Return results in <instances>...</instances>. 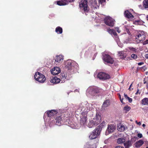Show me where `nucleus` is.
<instances>
[{"label": "nucleus", "instance_id": "f257e3e1", "mask_svg": "<svg viewBox=\"0 0 148 148\" xmlns=\"http://www.w3.org/2000/svg\"><path fill=\"white\" fill-rule=\"evenodd\" d=\"M91 106V105L87 102L81 103L79 105L77 111L81 112L82 115H86L90 110Z\"/></svg>", "mask_w": 148, "mask_h": 148}, {"label": "nucleus", "instance_id": "f03ea898", "mask_svg": "<svg viewBox=\"0 0 148 148\" xmlns=\"http://www.w3.org/2000/svg\"><path fill=\"white\" fill-rule=\"evenodd\" d=\"M101 115L98 113H97L95 116L89 120L88 124V126L89 128H92L96 126L99 124L101 121Z\"/></svg>", "mask_w": 148, "mask_h": 148}, {"label": "nucleus", "instance_id": "7ed1b4c3", "mask_svg": "<svg viewBox=\"0 0 148 148\" xmlns=\"http://www.w3.org/2000/svg\"><path fill=\"white\" fill-rule=\"evenodd\" d=\"M145 35L144 32L143 31H140L138 32L136 37L135 41L138 43L145 40Z\"/></svg>", "mask_w": 148, "mask_h": 148}, {"label": "nucleus", "instance_id": "20e7f679", "mask_svg": "<svg viewBox=\"0 0 148 148\" xmlns=\"http://www.w3.org/2000/svg\"><path fill=\"white\" fill-rule=\"evenodd\" d=\"M35 79L39 82L43 83L46 80L45 77L42 73L37 72L34 76Z\"/></svg>", "mask_w": 148, "mask_h": 148}, {"label": "nucleus", "instance_id": "39448f33", "mask_svg": "<svg viewBox=\"0 0 148 148\" xmlns=\"http://www.w3.org/2000/svg\"><path fill=\"white\" fill-rule=\"evenodd\" d=\"M87 3V0H82L79 3V5L80 9L86 12H87L89 10Z\"/></svg>", "mask_w": 148, "mask_h": 148}, {"label": "nucleus", "instance_id": "423d86ee", "mask_svg": "<svg viewBox=\"0 0 148 148\" xmlns=\"http://www.w3.org/2000/svg\"><path fill=\"white\" fill-rule=\"evenodd\" d=\"M100 133V129L99 128L96 129L90 133L89 138L90 140L95 139L97 138Z\"/></svg>", "mask_w": 148, "mask_h": 148}, {"label": "nucleus", "instance_id": "0eeeda50", "mask_svg": "<svg viewBox=\"0 0 148 148\" xmlns=\"http://www.w3.org/2000/svg\"><path fill=\"white\" fill-rule=\"evenodd\" d=\"M104 22L107 25L113 27L114 24V20L110 16H107L106 17L104 20Z\"/></svg>", "mask_w": 148, "mask_h": 148}, {"label": "nucleus", "instance_id": "6e6552de", "mask_svg": "<svg viewBox=\"0 0 148 148\" xmlns=\"http://www.w3.org/2000/svg\"><path fill=\"white\" fill-rule=\"evenodd\" d=\"M87 92L89 93L92 95L95 94L99 92V90L95 86H91L89 87L87 89Z\"/></svg>", "mask_w": 148, "mask_h": 148}, {"label": "nucleus", "instance_id": "1a4fd4ad", "mask_svg": "<svg viewBox=\"0 0 148 148\" xmlns=\"http://www.w3.org/2000/svg\"><path fill=\"white\" fill-rule=\"evenodd\" d=\"M103 60L104 62L112 64L114 62V60L108 54H103Z\"/></svg>", "mask_w": 148, "mask_h": 148}, {"label": "nucleus", "instance_id": "9d476101", "mask_svg": "<svg viewBox=\"0 0 148 148\" xmlns=\"http://www.w3.org/2000/svg\"><path fill=\"white\" fill-rule=\"evenodd\" d=\"M97 76L99 79H106L110 78L109 75L102 72L99 73Z\"/></svg>", "mask_w": 148, "mask_h": 148}, {"label": "nucleus", "instance_id": "9b49d317", "mask_svg": "<svg viewBox=\"0 0 148 148\" xmlns=\"http://www.w3.org/2000/svg\"><path fill=\"white\" fill-rule=\"evenodd\" d=\"M115 129V127L114 125H108L106 132V135H108L109 134L113 132L114 131Z\"/></svg>", "mask_w": 148, "mask_h": 148}, {"label": "nucleus", "instance_id": "f8f14e48", "mask_svg": "<svg viewBox=\"0 0 148 148\" xmlns=\"http://www.w3.org/2000/svg\"><path fill=\"white\" fill-rule=\"evenodd\" d=\"M76 64L75 62L71 60H68L66 62V66L68 68V69L70 70L72 67H74Z\"/></svg>", "mask_w": 148, "mask_h": 148}, {"label": "nucleus", "instance_id": "ddd939ff", "mask_svg": "<svg viewBox=\"0 0 148 148\" xmlns=\"http://www.w3.org/2000/svg\"><path fill=\"white\" fill-rule=\"evenodd\" d=\"M74 0H62L61 1H58L57 2V4L58 5L61 6L67 4L69 2H72Z\"/></svg>", "mask_w": 148, "mask_h": 148}, {"label": "nucleus", "instance_id": "4468645a", "mask_svg": "<svg viewBox=\"0 0 148 148\" xmlns=\"http://www.w3.org/2000/svg\"><path fill=\"white\" fill-rule=\"evenodd\" d=\"M63 60V58L62 56L59 55L57 56L55 58V64H57L62 62Z\"/></svg>", "mask_w": 148, "mask_h": 148}, {"label": "nucleus", "instance_id": "2eb2a0df", "mask_svg": "<svg viewBox=\"0 0 148 148\" xmlns=\"http://www.w3.org/2000/svg\"><path fill=\"white\" fill-rule=\"evenodd\" d=\"M60 69L59 67H55L51 70V73L53 75H56L58 74L60 72Z\"/></svg>", "mask_w": 148, "mask_h": 148}, {"label": "nucleus", "instance_id": "dca6fc26", "mask_svg": "<svg viewBox=\"0 0 148 148\" xmlns=\"http://www.w3.org/2000/svg\"><path fill=\"white\" fill-rule=\"evenodd\" d=\"M125 16L130 20L133 19L134 16L128 10L125 11L124 12Z\"/></svg>", "mask_w": 148, "mask_h": 148}, {"label": "nucleus", "instance_id": "f3484780", "mask_svg": "<svg viewBox=\"0 0 148 148\" xmlns=\"http://www.w3.org/2000/svg\"><path fill=\"white\" fill-rule=\"evenodd\" d=\"M58 112L55 110H52L47 111V114L49 117H51L56 115Z\"/></svg>", "mask_w": 148, "mask_h": 148}, {"label": "nucleus", "instance_id": "a211bd4d", "mask_svg": "<svg viewBox=\"0 0 148 148\" xmlns=\"http://www.w3.org/2000/svg\"><path fill=\"white\" fill-rule=\"evenodd\" d=\"M127 128V127L126 126H125L124 125L119 124L117 126V129L120 132L123 131L125 130Z\"/></svg>", "mask_w": 148, "mask_h": 148}, {"label": "nucleus", "instance_id": "6ab92c4d", "mask_svg": "<svg viewBox=\"0 0 148 148\" xmlns=\"http://www.w3.org/2000/svg\"><path fill=\"white\" fill-rule=\"evenodd\" d=\"M60 81L61 80L60 78H58L56 77H55L52 79L51 81V82L54 84H56L59 83L60 82Z\"/></svg>", "mask_w": 148, "mask_h": 148}, {"label": "nucleus", "instance_id": "aec40b11", "mask_svg": "<svg viewBox=\"0 0 148 148\" xmlns=\"http://www.w3.org/2000/svg\"><path fill=\"white\" fill-rule=\"evenodd\" d=\"M123 145L125 148H129L132 145L131 142L129 140H126L123 143Z\"/></svg>", "mask_w": 148, "mask_h": 148}, {"label": "nucleus", "instance_id": "412c9836", "mask_svg": "<svg viewBox=\"0 0 148 148\" xmlns=\"http://www.w3.org/2000/svg\"><path fill=\"white\" fill-rule=\"evenodd\" d=\"M126 141V139L125 138H120L117 140V143L119 144H123Z\"/></svg>", "mask_w": 148, "mask_h": 148}, {"label": "nucleus", "instance_id": "4be33fe9", "mask_svg": "<svg viewBox=\"0 0 148 148\" xmlns=\"http://www.w3.org/2000/svg\"><path fill=\"white\" fill-rule=\"evenodd\" d=\"M86 116L85 115L83 117H81L80 119V124L81 125H84L86 123Z\"/></svg>", "mask_w": 148, "mask_h": 148}, {"label": "nucleus", "instance_id": "5701e85b", "mask_svg": "<svg viewBox=\"0 0 148 148\" xmlns=\"http://www.w3.org/2000/svg\"><path fill=\"white\" fill-rule=\"evenodd\" d=\"M91 7L94 9L97 8L98 7L99 5L97 4V3L95 0H93L91 2Z\"/></svg>", "mask_w": 148, "mask_h": 148}, {"label": "nucleus", "instance_id": "b1692460", "mask_svg": "<svg viewBox=\"0 0 148 148\" xmlns=\"http://www.w3.org/2000/svg\"><path fill=\"white\" fill-rule=\"evenodd\" d=\"M143 143L144 142L143 140H140L136 143L135 146L137 147H139L141 146Z\"/></svg>", "mask_w": 148, "mask_h": 148}, {"label": "nucleus", "instance_id": "393cba45", "mask_svg": "<svg viewBox=\"0 0 148 148\" xmlns=\"http://www.w3.org/2000/svg\"><path fill=\"white\" fill-rule=\"evenodd\" d=\"M67 77V74L64 73H62L61 74L60 77L61 79V82H63V81H64V80L66 79Z\"/></svg>", "mask_w": 148, "mask_h": 148}, {"label": "nucleus", "instance_id": "a878e982", "mask_svg": "<svg viewBox=\"0 0 148 148\" xmlns=\"http://www.w3.org/2000/svg\"><path fill=\"white\" fill-rule=\"evenodd\" d=\"M108 33L111 35H113L114 36H117V34L114 30L111 29H108L107 30Z\"/></svg>", "mask_w": 148, "mask_h": 148}, {"label": "nucleus", "instance_id": "bb28decb", "mask_svg": "<svg viewBox=\"0 0 148 148\" xmlns=\"http://www.w3.org/2000/svg\"><path fill=\"white\" fill-rule=\"evenodd\" d=\"M56 32L58 34H61L62 32V29L60 27H58L56 29Z\"/></svg>", "mask_w": 148, "mask_h": 148}, {"label": "nucleus", "instance_id": "cd10ccee", "mask_svg": "<svg viewBox=\"0 0 148 148\" xmlns=\"http://www.w3.org/2000/svg\"><path fill=\"white\" fill-rule=\"evenodd\" d=\"M61 118L59 116L57 117L56 119V124L59 126L60 125H61Z\"/></svg>", "mask_w": 148, "mask_h": 148}, {"label": "nucleus", "instance_id": "c85d7f7f", "mask_svg": "<svg viewBox=\"0 0 148 148\" xmlns=\"http://www.w3.org/2000/svg\"><path fill=\"white\" fill-rule=\"evenodd\" d=\"M110 105V101L109 100H106L103 103L102 107L106 108L108 106Z\"/></svg>", "mask_w": 148, "mask_h": 148}, {"label": "nucleus", "instance_id": "c756f323", "mask_svg": "<svg viewBox=\"0 0 148 148\" xmlns=\"http://www.w3.org/2000/svg\"><path fill=\"white\" fill-rule=\"evenodd\" d=\"M143 6L145 9L148 8V0H144L143 1Z\"/></svg>", "mask_w": 148, "mask_h": 148}, {"label": "nucleus", "instance_id": "7c9ffc66", "mask_svg": "<svg viewBox=\"0 0 148 148\" xmlns=\"http://www.w3.org/2000/svg\"><path fill=\"white\" fill-rule=\"evenodd\" d=\"M124 51H121L118 52V55L120 56H121L122 58L125 57L126 54L125 53Z\"/></svg>", "mask_w": 148, "mask_h": 148}, {"label": "nucleus", "instance_id": "2f4dec72", "mask_svg": "<svg viewBox=\"0 0 148 148\" xmlns=\"http://www.w3.org/2000/svg\"><path fill=\"white\" fill-rule=\"evenodd\" d=\"M141 103L142 104L144 105H147L148 104V98H145L142 100Z\"/></svg>", "mask_w": 148, "mask_h": 148}, {"label": "nucleus", "instance_id": "473e14b6", "mask_svg": "<svg viewBox=\"0 0 148 148\" xmlns=\"http://www.w3.org/2000/svg\"><path fill=\"white\" fill-rule=\"evenodd\" d=\"M131 109V108L128 106H126L125 107H124L123 110L125 111L126 112H127L129 111Z\"/></svg>", "mask_w": 148, "mask_h": 148}, {"label": "nucleus", "instance_id": "72a5a7b5", "mask_svg": "<svg viewBox=\"0 0 148 148\" xmlns=\"http://www.w3.org/2000/svg\"><path fill=\"white\" fill-rule=\"evenodd\" d=\"M129 50L133 53H136L137 51V49L133 47H130L129 48Z\"/></svg>", "mask_w": 148, "mask_h": 148}, {"label": "nucleus", "instance_id": "f704fd0d", "mask_svg": "<svg viewBox=\"0 0 148 148\" xmlns=\"http://www.w3.org/2000/svg\"><path fill=\"white\" fill-rule=\"evenodd\" d=\"M135 23L136 25H141L142 22L140 20H138L136 21Z\"/></svg>", "mask_w": 148, "mask_h": 148}, {"label": "nucleus", "instance_id": "c9c22d12", "mask_svg": "<svg viewBox=\"0 0 148 148\" xmlns=\"http://www.w3.org/2000/svg\"><path fill=\"white\" fill-rule=\"evenodd\" d=\"M131 57L133 59H136L137 57V56L136 54H133L131 55Z\"/></svg>", "mask_w": 148, "mask_h": 148}, {"label": "nucleus", "instance_id": "e433bc0d", "mask_svg": "<svg viewBox=\"0 0 148 148\" xmlns=\"http://www.w3.org/2000/svg\"><path fill=\"white\" fill-rule=\"evenodd\" d=\"M115 29L116 30L117 32L118 33H120L121 32V30L119 29V28L118 27H116L115 28Z\"/></svg>", "mask_w": 148, "mask_h": 148}, {"label": "nucleus", "instance_id": "4c0bfd02", "mask_svg": "<svg viewBox=\"0 0 148 148\" xmlns=\"http://www.w3.org/2000/svg\"><path fill=\"white\" fill-rule=\"evenodd\" d=\"M137 136L139 138H141L142 137L143 135L142 134L138 133L137 134Z\"/></svg>", "mask_w": 148, "mask_h": 148}, {"label": "nucleus", "instance_id": "58836bf2", "mask_svg": "<svg viewBox=\"0 0 148 148\" xmlns=\"http://www.w3.org/2000/svg\"><path fill=\"white\" fill-rule=\"evenodd\" d=\"M148 44V40H147L144 42H143V45H146Z\"/></svg>", "mask_w": 148, "mask_h": 148}, {"label": "nucleus", "instance_id": "ea45409f", "mask_svg": "<svg viewBox=\"0 0 148 148\" xmlns=\"http://www.w3.org/2000/svg\"><path fill=\"white\" fill-rule=\"evenodd\" d=\"M105 0H99V3L101 4H102L103 3L105 2Z\"/></svg>", "mask_w": 148, "mask_h": 148}, {"label": "nucleus", "instance_id": "a19ab883", "mask_svg": "<svg viewBox=\"0 0 148 148\" xmlns=\"http://www.w3.org/2000/svg\"><path fill=\"white\" fill-rule=\"evenodd\" d=\"M128 99L129 102L130 103H131L132 101V98H130L129 97H128V99Z\"/></svg>", "mask_w": 148, "mask_h": 148}, {"label": "nucleus", "instance_id": "79ce46f5", "mask_svg": "<svg viewBox=\"0 0 148 148\" xmlns=\"http://www.w3.org/2000/svg\"><path fill=\"white\" fill-rule=\"evenodd\" d=\"M119 98H120V100L121 101V102L122 103H123V99L122 98V99H121V96L120 95H119Z\"/></svg>", "mask_w": 148, "mask_h": 148}, {"label": "nucleus", "instance_id": "37998d69", "mask_svg": "<svg viewBox=\"0 0 148 148\" xmlns=\"http://www.w3.org/2000/svg\"><path fill=\"white\" fill-rule=\"evenodd\" d=\"M115 148H124V147L121 146H118L115 147Z\"/></svg>", "mask_w": 148, "mask_h": 148}, {"label": "nucleus", "instance_id": "c03bdc74", "mask_svg": "<svg viewBox=\"0 0 148 148\" xmlns=\"http://www.w3.org/2000/svg\"><path fill=\"white\" fill-rule=\"evenodd\" d=\"M71 127L72 128H74V129L78 128L76 126H72L71 125Z\"/></svg>", "mask_w": 148, "mask_h": 148}, {"label": "nucleus", "instance_id": "a18cd8bd", "mask_svg": "<svg viewBox=\"0 0 148 148\" xmlns=\"http://www.w3.org/2000/svg\"><path fill=\"white\" fill-rule=\"evenodd\" d=\"M143 64H144V63L143 62H139V63H138V65L140 66V65H141Z\"/></svg>", "mask_w": 148, "mask_h": 148}, {"label": "nucleus", "instance_id": "49530a36", "mask_svg": "<svg viewBox=\"0 0 148 148\" xmlns=\"http://www.w3.org/2000/svg\"><path fill=\"white\" fill-rule=\"evenodd\" d=\"M139 90L138 89H137V91L136 92V95H137L138 94V93H139V94H140V92H139Z\"/></svg>", "mask_w": 148, "mask_h": 148}, {"label": "nucleus", "instance_id": "de8ad7c7", "mask_svg": "<svg viewBox=\"0 0 148 148\" xmlns=\"http://www.w3.org/2000/svg\"><path fill=\"white\" fill-rule=\"evenodd\" d=\"M145 57L146 58L148 59V54H145Z\"/></svg>", "mask_w": 148, "mask_h": 148}, {"label": "nucleus", "instance_id": "09e8293b", "mask_svg": "<svg viewBox=\"0 0 148 148\" xmlns=\"http://www.w3.org/2000/svg\"><path fill=\"white\" fill-rule=\"evenodd\" d=\"M124 95L125 97V98L126 99H127L128 97H128L127 95H126L125 94H124Z\"/></svg>", "mask_w": 148, "mask_h": 148}, {"label": "nucleus", "instance_id": "8fccbe9b", "mask_svg": "<svg viewBox=\"0 0 148 148\" xmlns=\"http://www.w3.org/2000/svg\"><path fill=\"white\" fill-rule=\"evenodd\" d=\"M137 124L140 126L141 125V123H140V122H138V123H137Z\"/></svg>", "mask_w": 148, "mask_h": 148}, {"label": "nucleus", "instance_id": "3c124183", "mask_svg": "<svg viewBox=\"0 0 148 148\" xmlns=\"http://www.w3.org/2000/svg\"><path fill=\"white\" fill-rule=\"evenodd\" d=\"M142 126L143 127H145V124H143L142 125Z\"/></svg>", "mask_w": 148, "mask_h": 148}, {"label": "nucleus", "instance_id": "603ef678", "mask_svg": "<svg viewBox=\"0 0 148 148\" xmlns=\"http://www.w3.org/2000/svg\"><path fill=\"white\" fill-rule=\"evenodd\" d=\"M135 122H136V123L137 124V123H138V121H135Z\"/></svg>", "mask_w": 148, "mask_h": 148}, {"label": "nucleus", "instance_id": "864d4df0", "mask_svg": "<svg viewBox=\"0 0 148 148\" xmlns=\"http://www.w3.org/2000/svg\"><path fill=\"white\" fill-rule=\"evenodd\" d=\"M146 83V81H144V82H143V83L144 84H145Z\"/></svg>", "mask_w": 148, "mask_h": 148}, {"label": "nucleus", "instance_id": "5fc2aeb1", "mask_svg": "<svg viewBox=\"0 0 148 148\" xmlns=\"http://www.w3.org/2000/svg\"><path fill=\"white\" fill-rule=\"evenodd\" d=\"M131 88V87H129V89L130 90H131V88Z\"/></svg>", "mask_w": 148, "mask_h": 148}, {"label": "nucleus", "instance_id": "6e6d98bb", "mask_svg": "<svg viewBox=\"0 0 148 148\" xmlns=\"http://www.w3.org/2000/svg\"><path fill=\"white\" fill-rule=\"evenodd\" d=\"M146 18H147V20H148V15L147 16Z\"/></svg>", "mask_w": 148, "mask_h": 148}, {"label": "nucleus", "instance_id": "4d7b16f0", "mask_svg": "<svg viewBox=\"0 0 148 148\" xmlns=\"http://www.w3.org/2000/svg\"><path fill=\"white\" fill-rule=\"evenodd\" d=\"M125 42L126 43H128L129 42H128V41L126 42V41H125Z\"/></svg>", "mask_w": 148, "mask_h": 148}, {"label": "nucleus", "instance_id": "13d9d810", "mask_svg": "<svg viewBox=\"0 0 148 148\" xmlns=\"http://www.w3.org/2000/svg\"><path fill=\"white\" fill-rule=\"evenodd\" d=\"M132 84L130 85V87H131L132 86Z\"/></svg>", "mask_w": 148, "mask_h": 148}, {"label": "nucleus", "instance_id": "bf43d9fd", "mask_svg": "<svg viewBox=\"0 0 148 148\" xmlns=\"http://www.w3.org/2000/svg\"><path fill=\"white\" fill-rule=\"evenodd\" d=\"M142 6L141 5H139V7H141V6Z\"/></svg>", "mask_w": 148, "mask_h": 148}, {"label": "nucleus", "instance_id": "052dcab7", "mask_svg": "<svg viewBox=\"0 0 148 148\" xmlns=\"http://www.w3.org/2000/svg\"><path fill=\"white\" fill-rule=\"evenodd\" d=\"M122 46V45H121V46H120V47H121Z\"/></svg>", "mask_w": 148, "mask_h": 148}, {"label": "nucleus", "instance_id": "680f3d73", "mask_svg": "<svg viewBox=\"0 0 148 148\" xmlns=\"http://www.w3.org/2000/svg\"><path fill=\"white\" fill-rule=\"evenodd\" d=\"M146 148H148V147H146Z\"/></svg>", "mask_w": 148, "mask_h": 148}, {"label": "nucleus", "instance_id": "e2e57ef3", "mask_svg": "<svg viewBox=\"0 0 148 148\" xmlns=\"http://www.w3.org/2000/svg\"><path fill=\"white\" fill-rule=\"evenodd\" d=\"M147 133H148V132H147Z\"/></svg>", "mask_w": 148, "mask_h": 148}]
</instances>
